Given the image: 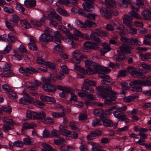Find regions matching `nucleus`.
Here are the masks:
<instances>
[{
  "instance_id": "1",
  "label": "nucleus",
  "mask_w": 151,
  "mask_h": 151,
  "mask_svg": "<svg viewBox=\"0 0 151 151\" xmlns=\"http://www.w3.org/2000/svg\"><path fill=\"white\" fill-rule=\"evenodd\" d=\"M96 90L100 92V96L106 99L104 101L106 104H109L112 101H114L116 99V93L112 91V88L109 86H97L96 88Z\"/></svg>"
},
{
  "instance_id": "2",
  "label": "nucleus",
  "mask_w": 151,
  "mask_h": 151,
  "mask_svg": "<svg viewBox=\"0 0 151 151\" xmlns=\"http://www.w3.org/2000/svg\"><path fill=\"white\" fill-rule=\"evenodd\" d=\"M114 108L117 109L114 111L113 114L114 116L118 118L119 121H124L126 123L129 122V120L127 117L126 115L122 114L124 113L125 111L127 109L126 105H124L122 107L116 105L114 106Z\"/></svg>"
},
{
  "instance_id": "3",
  "label": "nucleus",
  "mask_w": 151,
  "mask_h": 151,
  "mask_svg": "<svg viewBox=\"0 0 151 151\" xmlns=\"http://www.w3.org/2000/svg\"><path fill=\"white\" fill-rule=\"evenodd\" d=\"M94 72L93 74L99 73L98 76L99 77L101 78H105L108 79L110 77L109 76L102 73V72L109 73L111 71V70L110 69L98 65L96 63V66L94 69Z\"/></svg>"
},
{
  "instance_id": "4",
  "label": "nucleus",
  "mask_w": 151,
  "mask_h": 151,
  "mask_svg": "<svg viewBox=\"0 0 151 151\" xmlns=\"http://www.w3.org/2000/svg\"><path fill=\"white\" fill-rule=\"evenodd\" d=\"M54 38H53V42H55L57 45L55 46L54 49L58 51H61L63 50V47L61 45V39L62 36L58 31L55 32L54 34Z\"/></svg>"
},
{
  "instance_id": "5",
  "label": "nucleus",
  "mask_w": 151,
  "mask_h": 151,
  "mask_svg": "<svg viewBox=\"0 0 151 151\" xmlns=\"http://www.w3.org/2000/svg\"><path fill=\"white\" fill-rule=\"evenodd\" d=\"M100 12L101 14L107 19L111 18L112 14L114 16H117L119 13L118 11L115 9L112 10L110 9L109 10L105 8H101Z\"/></svg>"
},
{
  "instance_id": "6",
  "label": "nucleus",
  "mask_w": 151,
  "mask_h": 151,
  "mask_svg": "<svg viewBox=\"0 0 151 151\" xmlns=\"http://www.w3.org/2000/svg\"><path fill=\"white\" fill-rule=\"evenodd\" d=\"M85 65L88 69L87 73L89 74H93L94 72V69L96 66V63L92 61L88 60L85 61Z\"/></svg>"
},
{
  "instance_id": "7",
  "label": "nucleus",
  "mask_w": 151,
  "mask_h": 151,
  "mask_svg": "<svg viewBox=\"0 0 151 151\" xmlns=\"http://www.w3.org/2000/svg\"><path fill=\"white\" fill-rule=\"evenodd\" d=\"M73 57L71 60L73 63L76 64H79L80 63V60L85 58L84 55H81L80 52L78 50H76L72 52Z\"/></svg>"
},
{
  "instance_id": "8",
  "label": "nucleus",
  "mask_w": 151,
  "mask_h": 151,
  "mask_svg": "<svg viewBox=\"0 0 151 151\" xmlns=\"http://www.w3.org/2000/svg\"><path fill=\"white\" fill-rule=\"evenodd\" d=\"M19 71L21 73L27 76L37 72L36 70L30 66L24 68L21 67L19 69Z\"/></svg>"
},
{
  "instance_id": "9",
  "label": "nucleus",
  "mask_w": 151,
  "mask_h": 151,
  "mask_svg": "<svg viewBox=\"0 0 151 151\" xmlns=\"http://www.w3.org/2000/svg\"><path fill=\"white\" fill-rule=\"evenodd\" d=\"M29 89V92L32 96H35L37 93L38 89V81L37 80L34 81L30 85L28 86Z\"/></svg>"
},
{
  "instance_id": "10",
  "label": "nucleus",
  "mask_w": 151,
  "mask_h": 151,
  "mask_svg": "<svg viewBox=\"0 0 151 151\" xmlns=\"http://www.w3.org/2000/svg\"><path fill=\"white\" fill-rule=\"evenodd\" d=\"M42 85L43 89L46 92H53L55 91L56 88L55 86L51 84V83L45 82Z\"/></svg>"
},
{
  "instance_id": "11",
  "label": "nucleus",
  "mask_w": 151,
  "mask_h": 151,
  "mask_svg": "<svg viewBox=\"0 0 151 151\" xmlns=\"http://www.w3.org/2000/svg\"><path fill=\"white\" fill-rule=\"evenodd\" d=\"M134 47L132 45L127 44L123 45L119 47V49L121 52L128 54L131 53V51L130 50L132 49Z\"/></svg>"
},
{
  "instance_id": "12",
  "label": "nucleus",
  "mask_w": 151,
  "mask_h": 151,
  "mask_svg": "<svg viewBox=\"0 0 151 151\" xmlns=\"http://www.w3.org/2000/svg\"><path fill=\"white\" fill-rule=\"evenodd\" d=\"M24 97L19 99L20 103L23 104H27L30 103L32 99L29 94L26 93H24Z\"/></svg>"
},
{
  "instance_id": "13",
  "label": "nucleus",
  "mask_w": 151,
  "mask_h": 151,
  "mask_svg": "<svg viewBox=\"0 0 151 151\" xmlns=\"http://www.w3.org/2000/svg\"><path fill=\"white\" fill-rule=\"evenodd\" d=\"M27 38L30 41L28 44L29 48L32 50L35 51L37 50V47L36 45L34 43L35 40L34 37L30 36H27Z\"/></svg>"
},
{
  "instance_id": "14",
  "label": "nucleus",
  "mask_w": 151,
  "mask_h": 151,
  "mask_svg": "<svg viewBox=\"0 0 151 151\" xmlns=\"http://www.w3.org/2000/svg\"><path fill=\"white\" fill-rule=\"evenodd\" d=\"M116 6V4L114 0H105V7L102 8H105L109 10L111 9V7H115Z\"/></svg>"
},
{
  "instance_id": "15",
  "label": "nucleus",
  "mask_w": 151,
  "mask_h": 151,
  "mask_svg": "<svg viewBox=\"0 0 151 151\" xmlns=\"http://www.w3.org/2000/svg\"><path fill=\"white\" fill-rule=\"evenodd\" d=\"M101 134V132L99 130H95L90 133L87 136V138L88 140L93 139L97 136Z\"/></svg>"
},
{
  "instance_id": "16",
  "label": "nucleus",
  "mask_w": 151,
  "mask_h": 151,
  "mask_svg": "<svg viewBox=\"0 0 151 151\" xmlns=\"http://www.w3.org/2000/svg\"><path fill=\"white\" fill-rule=\"evenodd\" d=\"M84 9L86 11L92 12L94 9V6L92 4L87 2H85L82 4Z\"/></svg>"
},
{
  "instance_id": "17",
  "label": "nucleus",
  "mask_w": 151,
  "mask_h": 151,
  "mask_svg": "<svg viewBox=\"0 0 151 151\" xmlns=\"http://www.w3.org/2000/svg\"><path fill=\"white\" fill-rule=\"evenodd\" d=\"M37 125L35 123L29 124L28 123H24L22 127V133L24 134L25 132V130L27 129H31L37 126Z\"/></svg>"
},
{
  "instance_id": "18",
  "label": "nucleus",
  "mask_w": 151,
  "mask_h": 151,
  "mask_svg": "<svg viewBox=\"0 0 151 151\" xmlns=\"http://www.w3.org/2000/svg\"><path fill=\"white\" fill-rule=\"evenodd\" d=\"M59 132H60L63 135L67 136L71 134V132L67 129L65 126L63 125H60L59 127Z\"/></svg>"
},
{
  "instance_id": "19",
  "label": "nucleus",
  "mask_w": 151,
  "mask_h": 151,
  "mask_svg": "<svg viewBox=\"0 0 151 151\" xmlns=\"http://www.w3.org/2000/svg\"><path fill=\"white\" fill-rule=\"evenodd\" d=\"M91 39L94 40L97 43L100 44L101 43L100 40L101 36L97 33L92 32L91 33Z\"/></svg>"
},
{
  "instance_id": "20",
  "label": "nucleus",
  "mask_w": 151,
  "mask_h": 151,
  "mask_svg": "<svg viewBox=\"0 0 151 151\" xmlns=\"http://www.w3.org/2000/svg\"><path fill=\"white\" fill-rule=\"evenodd\" d=\"M123 23L126 26H128L132 24L131 22L133 20V18L130 16L127 15H124L122 16Z\"/></svg>"
},
{
  "instance_id": "21",
  "label": "nucleus",
  "mask_w": 151,
  "mask_h": 151,
  "mask_svg": "<svg viewBox=\"0 0 151 151\" xmlns=\"http://www.w3.org/2000/svg\"><path fill=\"white\" fill-rule=\"evenodd\" d=\"M26 117L27 120L31 119H37L38 118V114L34 111H28L27 112Z\"/></svg>"
},
{
  "instance_id": "22",
  "label": "nucleus",
  "mask_w": 151,
  "mask_h": 151,
  "mask_svg": "<svg viewBox=\"0 0 151 151\" xmlns=\"http://www.w3.org/2000/svg\"><path fill=\"white\" fill-rule=\"evenodd\" d=\"M93 114L96 116H100V118L101 119L104 116V111L100 108L95 109L93 111Z\"/></svg>"
},
{
  "instance_id": "23",
  "label": "nucleus",
  "mask_w": 151,
  "mask_h": 151,
  "mask_svg": "<svg viewBox=\"0 0 151 151\" xmlns=\"http://www.w3.org/2000/svg\"><path fill=\"white\" fill-rule=\"evenodd\" d=\"M40 99L43 102L47 101L52 102H55V100L53 98L44 95H41Z\"/></svg>"
},
{
  "instance_id": "24",
  "label": "nucleus",
  "mask_w": 151,
  "mask_h": 151,
  "mask_svg": "<svg viewBox=\"0 0 151 151\" xmlns=\"http://www.w3.org/2000/svg\"><path fill=\"white\" fill-rule=\"evenodd\" d=\"M141 14L145 19L150 20L151 19V12L148 10L143 11L141 13Z\"/></svg>"
},
{
  "instance_id": "25",
  "label": "nucleus",
  "mask_w": 151,
  "mask_h": 151,
  "mask_svg": "<svg viewBox=\"0 0 151 151\" xmlns=\"http://www.w3.org/2000/svg\"><path fill=\"white\" fill-rule=\"evenodd\" d=\"M102 45L103 47V49L101 50V55H104L106 53L110 51L111 48L109 45L106 43H104Z\"/></svg>"
},
{
  "instance_id": "26",
  "label": "nucleus",
  "mask_w": 151,
  "mask_h": 151,
  "mask_svg": "<svg viewBox=\"0 0 151 151\" xmlns=\"http://www.w3.org/2000/svg\"><path fill=\"white\" fill-rule=\"evenodd\" d=\"M82 91L86 93H92L94 92V89L87 86H83L81 87Z\"/></svg>"
},
{
  "instance_id": "27",
  "label": "nucleus",
  "mask_w": 151,
  "mask_h": 151,
  "mask_svg": "<svg viewBox=\"0 0 151 151\" xmlns=\"http://www.w3.org/2000/svg\"><path fill=\"white\" fill-rule=\"evenodd\" d=\"M138 85L144 86V80H134L130 82V86L132 88H135V86Z\"/></svg>"
},
{
  "instance_id": "28",
  "label": "nucleus",
  "mask_w": 151,
  "mask_h": 151,
  "mask_svg": "<svg viewBox=\"0 0 151 151\" xmlns=\"http://www.w3.org/2000/svg\"><path fill=\"white\" fill-rule=\"evenodd\" d=\"M41 80L43 82H47L51 83L52 82H54L56 80V77L53 74H50V77L47 78L42 77L41 78Z\"/></svg>"
},
{
  "instance_id": "29",
  "label": "nucleus",
  "mask_w": 151,
  "mask_h": 151,
  "mask_svg": "<svg viewBox=\"0 0 151 151\" xmlns=\"http://www.w3.org/2000/svg\"><path fill=\"white\" fill-rule=\"evenodd\" d=\"M0 76L4 77H11L15 76V74L9 71H3L1 73Z\"/></svg>"
},
{
  "instance_id": "30",
  "label": "nucleus",
  "mask_w": 151,
  "mask_h": 151,
  "mask_svg": "<svg viewBox=\"0 0 151 151\" xmlns=\"http://www.w3.org/2000/svg\"><path fill=\"white\" fill-rule=\"evenodd\" d=\"M102 122L103 125L105 127H112L115 125L114 123L112 121L108 119H104Z\"/></svg>"
},
{
  "instance_id": "31",
  "label": "nucleus",
  "mask_w": 151,
  "mask_h": 151,
  "mask_svg": "<svg viewBox=\"0 0 151 151\" xmlns=\"http://www.w3.org/2000/svg\"><path fill=\"white\" fill-rule=\"evenodd\" d=\"M89 143L92 146V151H97L99 149L102 148V147L100 146L97 143L94 142H89Z\"/></svg>"
},
{
  "instance_id": "32",
  "label": "nucleus",
  "mask_w": 151,
  "mask_h": 151,
  "mask_svg": "<svg viewBox=\"0 0 151 151\" xmlns=\"http://www.w3.org/2000/svg\"><path fill=\"white\" fill-rule=\"evenodd\" d=\"M24 4L27 7H32L36 5V2L35 0H31L29 1L25 0L24 2Z\"/></svg>"
},
{
  "instance_id": "33",
  "label": "nucleus",
  "mask_w": 151,
  "mask_h": 151,
  "mask_svg": "<svg viewBox=\"0 0 151 151\" xmlns=\"http://www.w3.org/2000/svg\"><path fill=\"white\" fill-rule=\"evenodd\" d=\"M84 24L86 26L85 28L87 26L89 27H94L96 26V24L94 22L87 20H85Z\"/></svg>"
},
{
  "instance_id": "34",
  "label": "nucleus",
  "mask_w": 151,
  "mask_h": 151,
  "mask_svg": "<svg viewBox=\"0 0 151 151\" xmlns=\"http://www.w3.org/2000/svg\"><path fill=\"white\" fill-rule=\"evenodd\" d=\"M131 75L133 77H136L137 76H139L143 75V73L142 71L138 70L134 68L131 73Z\"/></svg>"
},
{
  "instance_id": "35",
  "label": "nucleus",
  "mask_w": 151,
  "mask_h": 151,
  "mask_svg": "<svg viewBox=\"0 0 151 151\" xmlns=\"http://www.w3.org/2000/svg\"><path fill=\"white\" fill-rule=\"evenodd\" d=\"M45 117H46V115L45 112L42 111H38V121L43 122Z\"/></svg>"
},
{
  "instance_id": "36",
  "label": "nucleus",
  "mask_w": 151,
  "mask_h": 151,
  "mask_svg": "<svg viewBox=\"0 0 151 151\" xmlns=\"http://www.w3.org/2000/svg\"><path fill=\"white\" fill-rule=\"evenodd\" d=\"M21 26L26 29H28L30 27L29 23L25 19H21L20 21Z\"/></svg>"
},
{
  "instance_id": "37",
  "label": "nucleus",
  "mask_w": 151,
  "mask_h": 151,
  "mask_svg": "<svg viewBox=\"0 0 151 151\" xmlns=\"http://www.w3.org/2000/svg\"><path fill=\"white\" fill-rule=\"evenodd\" d=\"M50 15L53 18L59 21V23H61V17L58 15L55 12L51 11L50 12Z\"/></svg>"
},
{
  "instance_id": "38",
  "label": "nucleus",
  "mask_w": 151,
  "mask_h": 151,
  "mask_svg": "<svg viewBox=\"0 0 151 151\" xmlns=\"http://www.w3.org/2000/svg\"><path fill=\"white\" fill-rule=\"evenodd\" d=\"M52 116L54 118L63 117L65 116V114L63 112H53L52 113Z\"/></svg>"
},
{
  "instance_id": "39",
  "label": "nucleus",
  "mask_w": 151,
  "mask_h": 151,
  "mask_svg": "<svg viewBox=\"0 0 151 151\" xmlns=\"http://www.w3.org/2000/svg\"><path fill=\"white\" fill-rule=\"evenodd\" d=\"M129 16L135 18L139 19L142 18L137 13L135 12L134 11H130L129 12Z\"/></svg>"
},
{
  "instance_id": "40",
  "label": "nucleus",
  "mask_w": 151,
  "mask_h": 151,
  "mask_svg": "<svg viewBox=\"0 0 151 151\" xmlns=\"http://www.w3.org/2000/svg\"><path fill=\"white\" fill-rule=\"evenodd\" d=\"M132 44L138 45H141V42L136 38L131 37L130 38L129 42Z\"/></svg>"
},
{
  "instance_id": "41",
  "label": "nucleus",
  "mask_w": 151,
  "mask_h": 151,
  "mask_svg": "<svg viewBox=\"0 0 151 151\" xmlns=\"http://www.w3.org/2000/svg\"><path fill=\"white\" fill-rule=\"evenodd\" d=\"M14 126L13 125L4 124L3 125L2 128L3 131L5 132H7L9 130H12L14 129Z\"/></svg>"
},
{
  "instance_id": "42",
  "label": "nucleus",
  "mask_w": 151,
  "mask_h": 151,
  "mask_svg": "<svg viewBox=\"0 0 151 151\" xmlns=\"http://www.w3.org/2000/svg\"><path fill=\"white\" fill-rule=\"evenodd\" d=\"M3 122L4 123L8 124L9 125H12L15 122L12 119H9L7 117H4L2 119Z\"/></svg>"
},
{
  "instance_id": "43",
  "label": "nucleus",
  "mask_w": 151,
  "mask_h": 151,
  "mask_svg": "<svg viewBox=\"0 0 151 151\" xmlns=\"http://www.w3.org/2000/svg\"><path fill=\"white\" fill-rule=\"evenodd\" d=\"M10 21L15 23H17L19 21V17L16 14H13L10 17Z\"/></svg>"
},
{
  "instance_id": "44",
  "label": "nucleus",
  "mask_w": 151,
  "mask_h": 151,
  "mask_svg": "<svg viewBox=\"0 0 151 151\" xmlns=\"http://www.w3.org/2000/svg\"><path fill=\"white\" fill-rule=\"evenodd\" d=\"M8 37L7 40L9 43H13L16 40V38L12 34L9 33L8 34Z\"/></svg>"
},
{
  "instance_id": "45",
  "label": "nucleus",
  "mask_w": 151,
  "mask_h": 151,
  "mask_svg": "<svg viewBox=\"0 0 151 151\" xmlns=\"http://www.w3.org/2000/svg\"><path fill=\"white\" fill-rule=\"evenodd\" d=\"M127 27L128 28L127 29V30L129 32L133 34H135L137 33L136 29L132 27V24Z\"/></svg>"
},
{
  "instance_id": "46",
  "label": "nucleus",
  "mask_w": 151,
  "mask_h": 151,
  "mask_svg": "<svg viewBox=\"0 0 151 151\" xmlns=\"http://www.w3.org/2000/svg\"><path fill=\"white\" fill-rule=\"evenodd\" d=\"M65 142V140L61 138H59L54 140V143L56 145L63 144Z\"/></svg>"
},
{
  "instance_id": "47",
  "label": "nucleus",
  "mask_w": 151,
  "mask_h": 151,
  "mask_svg": "<svg viewBox=\"0 0 151 151\" xmlns=\"http://www.w3.org/2000/svg\"><path fill=\"white\" fill-rule=\"evenodd\" d=\"M108 65L109 67L115 69H118L120 68V64L119 63L114 64L113 62H110L109 63Z\"/></svg>"
},
{
  "instance_id": "48",
  "label": "nucleus",
  "mask_w": 151,
  "mask_h": 151,
  "mask_svg": "<svg viewBox=\"0 0 151 151\" xmlns=\"http://www.w3.org/2000/svg\"><path fill=\"white\" fill-rule=\"evenodd\" d=\"M7 95L11 99H15L17 97L16 93L12 91V90L8 93Z\"/></svg>"
},
{
  "instance_id": "49",
  "label": "nucleus",
  "mask_w": 151,
  "mask_h": 151,
  "mask_svg": "<svg viewBox=\"0 0 151 151\" xmlns=\"http://www.w3.org/2000/svg\"><path fill=\"white\" fill-rule=\"evenodd\" d=\"M42 145L45 149H42L41 151H48L51 147L50 145L45 143H42Z\"/></svg>"
},
{
  "instance_id": "50",
  "label": "nucleus",
  "mask_w": 151,
  "mask_h": 151,
  "mask_svg": "<svg viewBox=\"0 0 151 151\" xmlns=\"http://www.w3.org/2000/svg\"><path fill=\"white\" fill-rule=\"evenodd\" d=\"M16 9L20 12L23 13L25 10V8L19 3H17L16 4Z\"/></svg>"
},
{
  "instance_id": "51",
  "label": "nucleus",
  "mask_w": 151,
  "mask_h": 151,
  "mask_svg": "<svg viewBox=\"0 0 151 151\" xmlns=\"http://www.w3.org/2000/svg\"><path fill=\"white\" fill-rule=\"evenodd\" d=\"M5 24L6 27L11 31L14 30V25L11 23L10 22L7 21H5Z\"/></svg>"
},
{
  "instance_id": "52",
  "label": "nucleus",
  "mask_w": 151,
  "mask_h": 151,
  "mask_svg": "<svg viewBox=\"0 0 151 151\" xmlns=\"http://www.w3.org/2000/svg\"><path fill=\"white\" fill-rule=\"evenodd\" d=\"M11 58L13 60H20L22 59V57L17 53H15L14 55H12Z\"/></svg>"
},
{
  "instance_id": "53",
  "label": "nucleus",
  "mask_w": 151,
  "mask_h": 151,
  "mask_svg": "<svg viewBox=\"0 0 151 151\" xmlns=\"http://www.w3.org/2000/svg\"><path fill=\"white\" fill-rule=\"evenodd\" d=\"M46 63L45 65L47 66L48 68L53 70L55 69L56 65L54 63L49 62H46Z\"/></svg>"
},
{
  "instance_id": "54",
  "label": "nucleus",
  "mask_w": 151,
  "mask_h": 151,
  "mask_svg": "<svg viewBox=\"0 0 151 151\" xmlns=\"http://www.w3.org/2000/svg\"><path fill=\"white\" fill-rule=\"evenodd\" d=\"M135 98L136 97L134 96H130L124 98V101L125 102H129L133 101Z\"/></svg>"
},
{
  "instance_id": "55",
  "label": "nucleus",
  "mask_w": 151,
  "mask_h": 151,
  "mask_svg": "<svg viewBox=\"0 0 151 151\" xmlns=\"http://www.w3.org/2000/svg\"><path fill=\"white\" fill-rule=\"evenodd\" d=\"M121 85L122 88L125 90L129 89L130 86V83H129L127 82H123Z\"/></svg>"
},
{
  "instance_id": "56",
  "label": "nucleus",
  "mask_w": 151,
  "mask_h": 151,
  "mask_svg": "<svg viewBox=\"0 0 151 151\" xmlns=\"http://www.w3.org/2000/svg\"><path fill=\"white\" fill-rule=\"evenodd\" d=\"M12 46L9 44L6 45L4 50L3 52L4 54L9 53L11 50Z\"/></svg>"
},
{
  "instance_id": "57",
  "label": "nucleus",
  "mask_w": 151,
  "mask_h": 151,
  "mask_svg": "<svg viewBox=\"0 0 151 151\" xmlns=\"http://www.w3.org/2000/svg\"><path fill=\"white\" fill-rule=\"evenodd\" d=\"M119 1H119L117 4L120 6H123L125 8L127 7L128 6V0H122V4L121 5L119 4Z\"/></svg>"
},
{
  "instance_id": "58",
  "label": "nucleus",
  "mask_w": 151,
  "mask_h": 151,
  "mask_svg": "<svg viewBox=\"0 0 151 151\" xmlns=\"http://www.w3.org/2000/svg\"><path fill=\"white\" fill-rule=\"evenodd\" d=\"M2 110L3 111L7 112H10L12 111V109L8 105H4L2 107Z\"/></svg>"
},
{
  "instance_id": "59",
  "label": "nucleus",
  "mask_w": 151,
  "mask_h": 151,
  "mask_svg": "<svg viewBox=\"0 0 151 151\" xmlns=\"http://www.w3.org/2000/svg\"><path fill=\"white\" fill-rule=\"evenodd\" d=\"M87 115L85 113H81L78 116L79 120V121H82L85 120L87 119Z\"/></svg>"
},
{
  "instance_id": "60",
  "label": "nucleus",
  "mask_w": 151,
  "mask_h": 151,
  "mask_svg": "<svg viewBox=\"0 0 151 151\" xmlns=\"http://www.w3.org/2000/svg\"><path fill=\"white\" fill-rule=\"evenodd\" d=\"M144 86H151V76L148 77L146 80H144Z\"/></svg>"
},
{
  "instance_id": "61",
  "label": "nucleus",
  "mask_w": 151,
  "mask_h": 151,
  "mask_svg": "<svg viewBox=\"0 0 151 151\" xmlns=\"http://www.w3.org/2000/svg\"><path fill=\"white\" fill-rule=\"evenodd\" d=\"M13 145L14 146L21 147L23 146L24 143L22 141H16L14 142Z\"/></svg>"
},
{
  "instance_id": "62",
  "label": "nucleus",
  "mask_w": 151,
  "mask_h": 151,
  "mask_svg": "<svg viewBox=\"0 0 151 151\" xmlns=\"http://www.w3.org/2000/svg\"><path fill=\"white\" fill-rule=\"evenodd\" d=\"M54 122V120L51 118L47 117L46 118L45 117L44 120H43V122L45 123L50 124Z\"/></svg>"
},
{
  "instance_id": "63",
  "label": "nucleus",
  "mask_w": 151,
  "mask_h": 151,
  "mask_svg": "<svg viewBox=\"0 0 151 151\" xmlns=\"http://www.w3.org/2000/svg\"><path fill=\"white\" fill-rule=\"evenodd\" d=\"M92 124V126L93 127H96L102 125L101 123L99 120L98 119H94L93 121Z\"/></svg>"
},
{
  "instance_id": "64",
  "label": "nucleus",
  "mask_w": 151,
  "mask_h": 151,
  "mask_svg": "<svg viewBox=\"0 0 151 151\" xmlns=\"http://www.w3.org/2000/svg\"><path fill=\"white\" fill-rule=\"evenodd\" d=\"M93 42H90L89 41L86 42L84 44V46L86 48L89 49H92V45Z\"/></svg>"
}]
</instances>
